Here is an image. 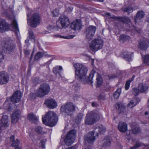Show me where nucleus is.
<instances>
[{"label": "nucleus", "instance_id": "9", "mask_svg": "<svg viewBox=\"0 0 149 149\" xmlns=\"http://www.w3.org/2000/svg\"><path fill=\"white\" fill-rule=\"evenodd\" d=\"M40 18L39 14L37 13L33 14L30 19V25L33 28L36 27L40 23Z\"/></svg>", "mask_w": 149, "mask_h": 149}, {"label": "nucleus", "instance_id": "20", "mask_svg": "<svg viewBox=\"0 0 149 149\" xmlns=\"http://www.w3.org/2000/svg\"><path fill=\"white\" fill-rule=\"evenodd\" d=\"M144 15V13L141 11L138 12L134 18V21L136 25L138 22H140L141 19L142 18Z\"/></svg>", "mask_w": 149, "mask_h": 149}, {"label": "nucleus", "instance_id": "33", "mask_svg": "<svg viewBox=\"0 0 149 149\" xmlns=\"http://www.w3.org/2000/svg\"><path fill=\"white\" fill-rule=\"evenodd\" d=\"M143 145L144 144L141 142H136L135 144L131 147L130 149H136Z\"/></svg>", "mask_w": 149, "mask_h": 149}, {"label": "nucleus", "instance_id": "21", "mask_svg": "<svg viewBox=\"0 0 149 149\" xmlns=\"http://www.w3.org/2000/svg\"><path fill=\"white\" fill-rule=\"evenodd\" d=\"M71 26L74 30H79L81 27V24L80 21L77 20L72 22Z\"/></svg>", "mask_w": 149, "mask_h": 149}, {"label": "nucleus", "instance_id": "51", "mask_svg": "<svg viewBox=\"0 0 149 149\" xmlns=\"http://www.w3.org/2000/svg\"><path fill=\"white\" fill-rule=\"evenodd\" d=\"M56 27L54 25H49L47 27V29L49 30H52V29H55Z\"/></svg>", "mask_w": 149, "mask_h": 149}, {"label": "nucleus", "instance_id": "24", "mask_svg": "<svg viewBox=\"0 0 149 149\" xmlns=\"http://www.w3.org/2000/svg\"><path fill=\"white\" fill-rule=\"evenodd\" d=\"M115 18L118 19L119 21H120L123 23L128 24L131 21L130 19L128 17H115Z\"/></svg>", "mask_w": 149, "mask_h": 149}, {"label": "nucleus", "instance_id": "7", "mask_svg": "<svg viewBox=\"0 0 149 149\" xmlns=\"http://www.w3.org/2000/svg\"><path fill=\"white\" fill-rule=\"evenodd\" d=\"M103 44V41L101 39H95L91 41L89 47L92 51L96 52L102 47Z\"/></svg>", "mask_w": 149, "mask_h": 149}, {"label": "nucleus", "instance_id": "10", "mask_svg": "<svg viewBox=\"0 0 149 149\" xmlns=\"http://www.w3.org/2000/svg\"><path fill=\"white\" fill-rule=\"evenodd\" d=\"M96 29V27L93 26H90L86 29V39L88 41H89L93 39Z\"/></svg>", "mask_w": 149, "mask_h": 149}, {"label": "nucleus", "instance_id": "59", "mask_svg": "<svg viewBox=\"0 0 149 149\" xmlns=\"http://www.w3.org/2000/svg\"><path fill=\"white\" fill-rule=\"evenodd\" d=\"M92 106L93 107H95V103L94 102L92 103Z\"/></svg>", "mask_w": 149, "mask_h": 149}, {"label": "nucleus", "instance_id": "39", "mask_svg": "<svg viewBox=\"0 0 149 149\" xmlns=\"http://www.w3.org/2000/svg\"><path fill=\"white\" fill-rule=\"evenodd\" d=\"M53 72L56 75H58L59 77H61V72L58 69L57 67H56L53 68Z\"/></svg>", "mask_w": 149, "mask_h": 149}, {"label": "nucleus", "instance_id": "54", "mask_svg": "<svg viewBox=\"0 0 149 149\" xmlns=\"http://www.w3.org/2000/svg\"><path fill=\"white\" fill-rule=\"evenodd\" d=\"M24 52L25 54L27 56H28L30 53V51L28 50H25Z\"/></svg>", "mask_w": 149, "mask_h": 149}, {"label": "nucleus", "instance_id": "27", "mask_svg": "<svg viewBox=\"0 0 149 149\" xmlns=\"http://www.w3.org/2000/svg\"><path fill=\"white\" fill-rule=\"evenodd\" d=\"M111 142L110 139L109 138H105L103 141V146L105 148L108 147L110 145Z\"/></svg>", "mask_w": 149, "mask_h": 149}, {"label": "nucleus", "instance_id": "34", "mask_svg": "<svg viewBox=\"0 0 149 149\" xmlns=\"http://www.w3.org/2000/svg\"><path fill=\"white\" fill-rule=\"evenodd\" d=\"M83 117V114L80 113L78 114L77 117L76 119V122L77 124H79L80 123Z\"/></svg>", "mask_w": 149, "mask_h": 149}, {"label": "nucleus", "instance_id": "50", "mask_svg": "<svg viewBox=\"0 0 149 149\" xmlns=\"http://www.w3.org/2000/svg\"><path fill=\"white\" fill-rule=\"evenodd\" d=\"M46 140L45 139L42 140H41L40 143H41V146L42 148L45 147V143L46 142Z\"/></svg>", "mask_w": 149, "mask_h": 149}, {"label": "nucleus", "instance_id": "14", "mask_svg": "<svg viewBox=\"0 0 149 149\" xmlns=\"http://www.w3.org/2000/svg\"><path fill=\"white\" fill-rule=\"evenodd\" d=\"M21 97V91H17L13 95L11 100L13 103H18L20 101Z\"/></svg>", "mask_w": 149, "mask_h": 149}, {"label": "nucleus", "instance_id": "6", "mask_svg": "<svg viewBox=\"0 0 149 149\" xmlns=\"http://www.w3.org/2000/svg\"><path fill=\"white\" fill-rule=\"evenodd\" d=\"M50 91L49 85L46 83L41 84L39 88L37 90L35 95L37 97H42L47 95Z\"/></svg>", "mask_w": 149, "mask_h": 149}, {"label": "nucleus", "instance_id": "31", "mask_svg": "<svg viewBox=\"0 0 149 149\" xmlns=\"http://www.w3.org/2000/svg\"><path fill=\"white\" fill-rule=\"evenodd\" d=\"M11 25L16 31L19 32V28L17 22L15 19H14L11 23Z\"/></svg>", "mask_w": 149, "mask_h": 149}, {"label": "nucleus", "instance_id": "23", "mask_svg": "<svg viewBox=\"0 0 149 149\" xmlns=\"http://www.w3.org/2000/svg\"><path fill=\"white\" fill-rule=\"evenodd\" d=\"M139 91L141 93H146L148 90V86L145 84L142 83H140L138 86Z\"/></svg>", "mask_w": 149, "mask_h": 149}, {"label": "nucleus", "instance_id": "44", "mask_svg": "<svg viewBox=\"0 0 149 149\" xmlns=\"http://www.w3.org/2000/svg\"><path fill=\"white\" fill-rule=\"evenodd\" d=\"M124 55L125 58L127 59V60L128 61L131 60L132 55L130 53H127V54H125Z\"/></svg>", "mask_w": 149, "mask_h": 149}, {"label": "nucleus", "instance_id": "52", "mask_svg": "<svg viewBox=\"0 0 149 149\" xmlns=\"http://www.w3.org/2000/svg\"><path fill=\"white\" fill-rule=\"evenodd\" d=\"M10 141L12 142H13L14 141H15V136L14 135L12 136L10 138Z\"/></svg>", "mask_w": 149, "mask_h": 149}, {"label": "nucleus", "instance_id": "29", "mask_svg": "<svg viewBox=\"0 0 149 149\" xmlns=\"http://www.w3.org/2000/svg\"><path fill=\"white\" fill-rule=\"evenodd\" d=\"M19 143L20 141L18 139H16L15 141L13 142L11 144V146L12 147H14L15 148V149H20V148L19 146Z\"/></svg>", "mask_w": 149, "mask_h": 149}, {"label": "nucleus", "instance_id": "46", "mask_svg": "<svg viewBox=\"0 0 149 149\" xmlns=\"http://www.w3.org/2000/svg\"><path fill=\"white\" fill-rule=\"evenodd\" d=\"M52 13L54 17H57L58 15L59 10L58 9H56L52 12Z\"/></svg>", "mask_w": 149, "mask_h": 149}, {"label": "nucleus", "instance_id": "53", "mask_svg": "<svg viewBox=\"0 0 149 149\" xmlns=\"http://www.w3.org/2000/svg\"><path fill=\"white\" fill-rule=\"evenodd\" d=\"M134 28L136 31L138 33H140L141 32V30L139 28L135 27H134Z\"/></svg>", "mask_w": 149, "mask_h": 149}, {"label": "nucleus", "instance_id": "56", "mask_svg": "<svg viewBox=\"0 0 149 149\" xmlns=\"http://www.w3.org/2000/svg\"><path fill=\"white\" fill-rule=\"evenodd\" d=\"M69 9H70V10H69V12H71L72 11V8L71 7H69L68 8Z\"/></svg>", "mask_w": 149, "mask_h": 149}, {"label": "nucleus", "instance_id": "62", "mask_svg": "<svg viewBox=\"0 0 149 149\" xmlns=\"http://www.w3.org/2000/svg\"><path fill=\"white\" fill-rule=\"evenodd\" d=\"M106 15H108V16H110V14L109 13H107L106 14Z\"/></svg>", "mask_w": 149, "mask_h": 149}, {"label": "nucleus", "instance_id": "25", "mask_svg": "<svg viewBox=\"0 0 149 149\" xmlns=\"http://www.w3.org/2000/svg\"><path fill=\"white\" fill-rule=\"evenodd\" d=\"M28 119L31 121L35 123L38 120V118L33 113H30L28 116Z\"/></svg>", "mask_w": 149, "mask_h": 149}, {"label": "nucleus", "instance_id": "13", "mask_svg": "<svg viewBox=\"0 0 149 149\" xmlns=\"http://www.w3.org/2000/svg\"><path fill=\"white\" fill-rule=\"evenodd\" d=\"M9 80V77L7 73L4 72H0V84L7 83Z\"/></svg>", "mask_w": 149, "mask_h": 149}, {"label": "nucleus", "instance_id": "32", "mask_svg": "<svg viewBox=\"0 0 149 149\" xmlns=\"http://www.w3.org/2000/svg\"><path fill=\"white\" fill-rule=\"evenodd\" d=\"M130 39V37L129 36L124 35H122L120 37L119 40L120 41L123 42L124 41L129 40Z\"/></svg>", "mask_w": 149, "mask_h": 149}, {"label": "nucleus", "instance_id": "42", "mask_svg": "<svg viewBox=\"0 0 149 149\" xmlns=\"http://www.w3.org/2000/svg\"><path fill=\"white\" fill-rule=\"evenodd\" d=\"M80 85L79 83H74L73 86V88L75 91H77L80 88Z\"/></svg>", "mask_w": 149, "mask_h": 149}, {"label": "nucleus", "instance_id": "36", "mask_svg": "<svg viewBox=\"0 0 149 149\" xmlns=\"http://www.w3.org/2000/svg\"><path fill=\"white\" fill-rule=\"evenodd\" d=\"M121 92L120 88H119L115 91L114 94L113 96L115 98H118L120 96Z\"/></svg>", "mask_w": 149, "mask_h": 149}, {"label": "nucleus", "instance_id": "19", "mask_svg": "<svg viewBox=\"0 0 149 149\" xmlns=\"http://www.w3.org/2000/svg\"><path fill=\"white\" fill-rule=\"evenodd\" d=\"M118 129L121 132H125L127 130V125L125 123L120 122L118 126Z\"/></svg>", "mask_w": 149, "mask_h": 149}, {"label": "nucleus", "instance_id": "60", "mask_svg": "<svg viewBox=\"0 0 149 149\" xmlns=\"http://www.w3.org/2000/svg\"><path fill=\"white\" fill-rule=\"evenodd\" d=\"M49 32L48 31H44V34H47L48 33H49Z\"/></svg>", "mask_w": 149, "mask_h": 149}, {"label": "nucleus", "instance_id": "1", "mask_svg": "<svg viewBox=\"0 0 149 149\" xmlns=\"http://www.w3.org/2000/svg\"><path fill=\"white\" fill-rule=\"evenodd\" d=\"M73 66L75 69L76 78L84 84H91L93 83L92 80L94 74L92 72L89 76L86 77L87 69L85 66L78 63L74 64Z\"/></svg>", "mask_w": 149, "mask_h": 149}, {"label": "nucleus", "instance_id": "2", "mask_svg": "<svg viewBox=\"0 0 149 149\" xmlns=\"http://www.w3.org/2000/svg\"><path fill=\"white\" fill-rule=\"evenodd\" d=\"M101 113L96 111H93L88 112L86 115L85 124L86 125H93L100 119Z\"/></svg>", "mask_w": 149, "mask_h": 149}, {"label": "nucleus", "instance_id": "16", "mask_svg": "<svg viewBox=\"0 0 149 149\" xmlns=\"http://www.w3.org/2000/svg\"><path fill=\"white\" fill-rule=\"evenodd\" d=\"M21 111L19 110H17L14 112L11 116V122L13 123H15L19 120L20 116Z\"/></svg>", "mask_w": 149, "mask_h": 149}, {"label": "nucleus", "instance_id": "61", "mask_svg": "<svg viewBox=\"0 0 149 149\" xmlns=\"http://www.w3.org/2000/svg\"><path fill=\"white\" fill-rule=\"evenodd\" d=\"M96 1H97L99 2H103L104 1V0H95Z\"/></svg>", "mask_w": 149, "mask_h": 149}, {"label": "nucleus", "instance_id": "48", "mask_svg": "<svg viewBox=\"0 0 149 149\" xmlns=\"http://www.w3.org/2000/svg\"><path fill=\"white\" fill-rule=\"evenodd\" d=\"M132 91H133V94L135 96H136L138 94L139 91L137 88H134L132 89Z\"/></svg>", "mask_w": 149, "mask_h": 149}, {"label": "nucleus", "instance_id": "37", "mask_svg": "<svg viewBox=\"0 0 149 149\" xmlns=\"http://www.w3.org/2000/svg\"><path fill=\"white\" fill-rule=\"evenodd\" d=\"M97 85L99 86L101 85L102 82V79L101 77V76L98 74L97 78Z\"/></svg>", "mask_w": 149, "mask_h": 149}, {"label": "nucleus", "instance_id": "47", "mask_svg": "<svg viewBox=\"0 0 149 149\" xmlns=\"http://www.w3.org/2000/svg\"><path fill=\"white\" fill-rule=\"evenodd\" d=\"M29 37L30 38L33 39L34 38V36L33 33L31 30H29Z\"/></svg>", "mask_w": 149, "mask_h": 149}, {"label": "nucleus", "instance_id": "45", "mask_svg": "<svg viewBox=\"0 0 149 149\" xmlns=\"http://www.w3.org/2000/svg\"><path fill=\"white\" fill-rule=\"evenodd\" d=\"M35 130L37 133H42V128L40 126L37 127L35 128Z\"/></svg>", "mask_w": 149, "mask_h": 149}, {"label": "nucleus", "instance_id": "5", "mask_svg": "<svg viewBox=\"0 0 149 149\" xmlns=\"http://www.w3.org/2000/svg\"><path fill=\"white\" fill-rule=\"evenodd\" d=\"M75 106L72 103H66L62 105L60 110L61 112L68 115H71L75 111Z\"/></svg>", "mask_w": 149, "mask_h": 149}, {"label": "nucleus", "instance_id": "35", "mask_svg": "<svg viewBox=\"0 0 149 149\" xmlns=\"http://www.w3.org/2000/svg\"><path fill=\"white\" fill-rule=\"evenodd\" d=\"M132 132L134 134H136L140 132V130L138 126H136L135 127H132Z\"/></svg>", "mask_w": 149, "mask_h": 149}, {"label": "nucleus", "instance_id": "49", "mask_svg": "<svg viewBox=\"0 0 149 149\" xmlns=\"http://www.w3.org/2000/svg\"><path fill=\"white\" fill-rule=\"evenodd\" d=\"M132 8H131V7H127L124 10L125 11H126L128 13H130L131 11H132Z\"/></svg>", "mask_w": 149, "mask_h": 149}, {"label": "nucleus", "instance_id": "38", "mask_svg": "<svg viewBox=\"0 0 149 149\" xmlns=\"http://www.w3.org/2000/svg\"><path fill=\"white\" fill-rule=\"evenodd\" d=\"M99 131L101 134L105 132L106 131V128L101 125L99 126Z\"/></svg>", "mask_w": 149, "mask_h": 149}, {"label": "nucleus", "instance_id": "12", "mask_svg": "<svg viewBox=\"0 0 149 149\" xmlns=\"http://www.w3.org/2000/svg\"><path fill=\"white\" fill-rule=\"evenodd\" d=\"M10 29L9 24L5 20L3 19H0V32L2 33L8 31Z\"/></svg>", "mask_w": 149, "mask_h": 149}, {"label": "nucleus", "instance_id": "15", "mask_svg": "<svg viewBox=\"0 0 149 149\" xmlns=\"http://www.w3.org/2000/svg\"><path fill=\"white\" fill-rule=\"evenodd\" d=\"M60 22L63 27H67L70 24L68 18L66 16L63 15L60 16L57 22Z\"/></svg>", "mask_w": 149, "mask_h": 149}, {"label": "nucleus", "instance_id": "58", "mask_svg": "<svg viewBox=\"0 0 149 149\" xmlns=\"http://www.w3.org/2000/svg\"><path fill=\"white\" fill-rule=\"evenodd\" d=\"M58 5H60L61 6H63V3H61V2H60V3H58Z\"/></svg>", "mask_w": 149, "mask_h": 149}, {"label": "nucleus", "instance_id": "43", "mask_svg": "<svg viewBox=\"0 0 149 149\" xmlns=\"http://www.w3.org/2000/svg\"><path fill=\"white\" fill-rule=\"evenodd\" d=\"M55 36H58L61 38H63L67 39H70L71 38H72L74 37V36L72 35H69L66 36H61V35H55Z\"/></svg>", "mask_w": 149, "mask_h": 149}, {"label": "nucleus", "instance_id": "11", "mask_svg": "<svg viewBox=\"0 0 149 149\" xmlns=\"http://www.w3.org/2000/svg\"><path fill=\"white\" fill-rule=\"evenodd\" d=\"M98 136V134L96 133L95 134L94 131H91L85 135V140L89 143L93 142L95 139Z\"/></svg>", "mask_w": 149, "mask_h": 149}, {"label": "nucleus", "instance_id": "41", "mask_svg": "<svg viewBox=\"0 0 149 149\" xmlns=\"http://www.w3.org/2000/svg\"><path fill=\"white\" fill-rule=\"evenodd\" d=\"M144 62L146 65H149V54L146 56L144 58Z\"/></svg>", "mask_w": 149, "mask_h": 149}, {"label": "nucleus", "instance_id": "57", "mask_svg": "<svg viewBox=\"0 0 149 149\" xmlns=\"http://www.w3.org/2000/svg\"><path fill=\"white\" fill-rule=\"evenodd\" d=\"M109 79H111L115 77V76H114V75H113V76H109Z\"/></svg>", "mask_w": 149, "mask_h": 149}, {"label": "nucleus", "instance_id": "8", "mask_svg": "<svg viewBox=\"0 0 149 149\" xmlns=\"http://www.w3.org/2000/svg\"><path fill=\"white\" fill-rule=\"evenodd\" d=\"M76 132L75 130L70 131L67 134L64 139V142L67 145H71L74 142L76 136Z\"/></svg>", "mask_w": 149, "mask_h": 149}, {"label": "nucleus", "instance_id": "28", "mask_svg": "<svg viewBox=\"0 0 149 149\" xmlns=\"http://www.w3.org/2000/svg\"><path fill=\"white\" fill-rule=\"evenodd\" d=\"M115 106L116 109L120 112H122L125 109L124 106L121 103H116Z\"/></svg>", "mask_w": 149, "mask_h": 149}, {"label": "nucleus", "instance_id": "18", "mask_svg": "<svg viewBox=\"0 0 149 149\" xmlns=\"http://www.w3.org/2000/svg\"><path fill=\"white\" fill-rule=\"evenodd\" d=\"M138 47L141 50H145L148 47L147 42L144 40H141L138 44Z\"/></svg>", "mask_w": 149, "mask_h": 149}, {"label": "nucleus", "instance_id": "26", "mask_svg": "<svg viewBox=\"0 0 149 149\" xmlns=\"http://www.w3.org/2000/svg\"><path fill=\"white\" fill-rule=\"evenodd\" d=\"M138 103L136 99H134L130 101L127 104V106L130 108H132L135 106Z\"/></svg>", "mask_w": 149, "mask_h": 149}, {"label": "nucleus", "instance_id": "30", "mask_svg": "<svg viewBox=\"0 0 149 149\" xmlns=\"http://www.w3.org/2000/svg\"><path fill=\"white\" fill-rule=\"evenodd\" d=\"M134 76H133L131 79H129L126 81L125 86V90H127L128 89L130 86V82L134 80Z\"/></svg>", "mask_w": 149, "mask_h": 149}, {"label": "nucleus", "instance_id": "40", "mask_svg": "<svg viewBox=\"0 0 149 149\" xmlns=\"http://www.w3.org/2000/svg\"><path fill=\"white\" fill-rule=\"evenodd\" d=\"M3 49L0 47V63L3 61L4 56L3 53Z\"/></svg>", "mask_w": 149, "mask_h": 149}, {"label": "nucleus", "instance_id": "64", "mask_svg": "<svg viewBox=\"0 0 149 149\" xmlns=\"http://www.w3.org/2000/svg\"><path fill=\"white\" fill-rule=\"evenodd\" d=\"M94 60H93V59H92V63H92V65H93V63H94Z\"/></svg>", "mask_w": 149, "mask_h": 149}, {"label": "nucleus", "instance_id": "55", "mask_svg": "<svg viewBox=\"0 0 149 149\" xmlns=\"http://www.w3.org/2000/svg\"><path fill=\"white\" fill-rule=\"evenodd\" d=\"M56 67L58 68V69L61 72V71L62 70V67L61 66H57Z\"/></svg>", "mask_w": 149, "mask_h": 149}, {"label": "nucleus", "instance_id": "3", "mask_svg": "<svg viewBox=\"0 0 149 149\" xmlns=\"http://www.w3.org/2000/svg\"><path fill=\"white\" fill-rule=\"evenodd\" d=\"M42 120L43 123L51 127L55 125L57 122V117L54 112L49 111L45 116L42 117Z\"/></svg>", "mask_w": 149, "mask_h": 149}, {"label": "nucleus", "instance_id": "4", "mask_svg": "<svg viewBox=\"0 0 149 149\" xmlns=\"http://www.w3.org/2000/svg\"><path fill=\"white\" fill-rule=\"evenodd\" d=\"M4 45L3 50H4V52L9 54L13 53L15 47V45L13 40L10 38H8L4 40Z\"/></svg>", "mask_w": 149, "mask_h": 149}, {"label": "nucleus", "instance_id": "17", "mask_svg": "<svg viewBox=\"0 0 149 149\" xmlns=\"http://www.w3.org/2000/svg\"><path fill=\"white\" fill-rule=\"evenodd\" d=\"M47 107L50 109H53L57 106V103L54 99H51L46 100L45 102Z\"/></svg>", "mask_w": 149, "mask_h": 149}, {"label": "nucleus", "instance_id": "63", "mask_svg": "<svg viewBox=\"0 0 149 149\" xmlns=\"http://www.w3.org/2000/svg\"><path fill=\"white\" fill-rule=\"evenodd\" d=\"M145 115H146L148 114V111H146L145 113Z\"/></svg>", "mask_w": 149, "mask_h": 149}, {"label": "nucleus", "instance_id": "22", "mask_svg": "<svg viewBox=\"0 0 149 149\" xmlns=\"http://www.w3.org/2000/svg\"><path fill=\"white\" fill-rule=\"evenodd\" d=\"M44 56L47 57H50L51 56L47 54L46 52H39L36 54L34 57V60L35 61L37 60Z\"/></svg>", "mask_w": 149, "mask_h": 149}]
</instances>
